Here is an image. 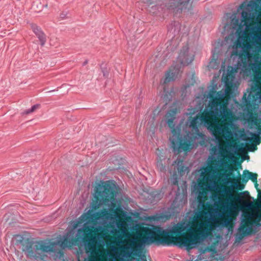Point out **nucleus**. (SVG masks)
Listing matches in <instances>:
<instances>
[{
    "mask_svg": "<svg viewBox=\"0 0 261 261\" xmlns=\"http://www.w3.org/2000/svg\"><path fill=\"white\" fill-rule=\"evenodd\" d=\"M117 194L116 187L112 182L107 181L98 185L95 188L92 207L96 209L102 205L103 210L96 212L89 211L73 223L74 229L82 226V236L88 255L97 256L105 246L100 233L107 222L113 224L111 233L117 238V248L126 246L125 245L130 244L133 239H136L138 242V240H143L150 234L152 236L151 232H153L154 226L137 229V225L132 218L123 211L121 206H117Z\"/></svg>",
    "mask_w": 261,
    "mask_h": 261,
    "instance_id": "obj_1",
    "label": "nucleus"
},
{
    "mask_svg": "<svg viewBox=\"0 0 261 261\" xmlns=\"http://www.w3.org/2000/svg\"><path fill=\"white\" fill-rule=\"evenodd\" d=\"M195 190H197L196 195L198 202L197 218L201 221L191 227L185 222H179L166 229L154 226L151 234L158 244L185 247L187 250L196 247L207 238L214 224L219 223L223 226L229 224L230 216L237 208L236 202L242 200V197L227 191L226 194L212 196L213 204L210 206L204 201L206 191L195 188Z\"/></svg>",
    "mask_w": 261,
    "mask_h": 261,
    "instance_id": "obj_2",
    "label": "nucleus"
},
{
    "mask_svg": "<svg viewBox=\"0 0 261 261\" xmlns=\"http://www.w3.org/2000/svg\"><path fill=\"white\" fill-rule=\"evenodd\" d=\"M223 79L225 89L216 93L215 88L213 87L207 95V97L211 99L208 110L205 109L200 116H198L202 108L200 110H197L195 108L188 109L186 114L190 117L188 118L187 124L192 131L199 130L198 126L200 124L205 126L201 121V117L204 113L213 118H220L222 122L226 121L232 117L233 111L232 105L230 103L231 99L230 97L225 98L226 95L230 96L232 93V90L231 89L232 82H229L227 79H224V77Z\"/></svg>",
    "mask_w": 261,
    "mask_h": 261,
    "instance_id": "obj_3",
    "label": "nucleus"
},
{
    "mask_svg": "<svg viewBox=\"0 0 261 261\" xmlns=\"http://www.w3.org/2000/svg\"><path fill=\"white\" fill-rule=\"evenodd\" d=\"M74 222L71 223L72 229L67 232L63 239L54 242L28 241L22 248L26 257L31 260L46 261L48 257L47 253H55L58 245L62 248L76 245L85 247L84 239L82 236V229L80 228L75 232L76 229H74L73 227V223Z\"/></svg>",
    "mask_w": 261,
    "mask_h": 261,
    "instance_id": "obj_4",
    "label": "nucleus"
},
{
    "mask_svg": "<svg viewBox=\"0 0 261 261\" xmlns=\"http://www.w3.org/2000/svg\"><path fill=\"white\" fill-rule=\"evenodd\" d=\"M176 109L169 110L165 115V121L170 128L172 134L170 137L171 147L175 153L183 151H190L199 145L206 147L210 139L200 130L195 132L189 131L184 137L180 134L181 128L179 125H175Z\"/></svg>",
    "mask_w": 261,
    "mask_h": 261,
    "instance_id": "obj_5",
    "label": "nucleus"
},
{
    "mask_svg": "<svg viewBox=\"0 0 261 261\" xmlns=\"http://www.w3.org/2000/svg\"><path fill=\"white\" fill-rule=\"evenodd\" d=\"M217 143L215 146L211 149L212 154L209 156L207 165L200 175L202 181L197 186V188L200 190L206 191L207 194L209 191L216 189V180L218 174V169L222 163L220 155L228 152L227 145H221L220 142Z\"/></svg>",
    "mask_w": 261,
    "mask_h": 261,
    "instance_id": "obj_6",
    "label": "nucleus"
},
{
    "mask_svg": "<svg viewBox=\"0 0 261 261\" xmlns=\"http://www.w3.org/2000/svg\"><path fill=\"white\" fill-rule=\"evenodd\" d=\"M133 239L130 241L129 244L125 245L126 246L117 248L115 250V253L116 257L119 260H114L113 261H126V258L130 257L131 255L138 257L134 258V261H147L145 255L143 253L142 250L146 245L154 244L160 246L156 243V240L150 234L143 240H138Z\"/></svg>",
    "mask_w": 261,
    "mask_h": 261,
    "instance_id": "obj_7",
    "label": "nucleus"
},
{
    "mask_svg": "<svg viewBox=\"0 0 261 261\" xmlns=\"http://www.w3.org/2000/svg\"><path fill=\"white\" fill-rule=\"evenodd\" d=\"M218 118L211 117L204 113L201 117V121L214 136L217 142H221V138L219 136L220 135H223V138L227 139L231 137L232 133L227 125H221L219 124L217 120Z\"/></svg>",
    "mask_w": 261,
    "mask_h": 261,
    "instance_id": "obj_8",
    "label": "nucleus"
},
{
    "mask_svg": "<svg viewBox=\"0 0 261 261\" xmlns=\"http://www.w3.org/2000/svg\"><path fill=\"white\" fill-rule=\"evenodd\" d=\"M261 226V213L255 208L253 213L245 215L242 221L237 233V237L242 239Z\"/></svg>",
    "mask_w": 261,
    "mask_h": 261,
    "instance_id": "obj_9",
    "label": "nucleus"
},
{
    "mask_svg": "<svg viewBox=\"0 0 261 261\" xmlns=\"http://www.w3.org/2000/svg\"><path fill=\"white\" fill-rule=\"evenodd\" d=\"M179 73V69L178 68H175L174 67V71H171V70L168 71L166 73V77L164 80L163 85V92L161 94V98L165 102V104L167 105L172 98L173 91L172 90L169 91L166 89L165 87V84L167 83L174 81Z\"/></svg>",
    "mask_w": 261,
    "mask_h": 261,
    "instance_id": "obj_10",
    "label": "nucleus"
},
{
    "mask_svg": "<svg viewBox=\"0 0 261 261\" xmlns=\"http://www.w3.org/2000/svg\"><path fill=\"white\" fill-rule=\"evenodd\" d=\"M172 165L175 166V171L173 172L172 178L171 179V184L172 185L178 186V178L177 173L180 176H182L185 172V167L184 166L183 161L179 158L174 161Z\"/></svg>",
    "mask_w": 261,
    "mask_h": 261,
    "instance_id": "obj_11",
    "label": "nucleus"
},
{
    "mask_svg": "<svg viewBox=\"0 0 261 261\" xmlns=\"http://www.w3.org/2000/svg\"><path fill=\"white\" fill-rule=\"evenodd\" d=\"M177 59L181 65L187 66L193 61L194 55L189 54V47L186 46L180 50Z\"/></svg>",
    "mask_w": 261,
    "mask_h": 261,
    "instance_id": "obj_12",
    "label": "nucleus"
},
{
    "mask_svg": "<svg viewBox=\"0 0 261 261\" xmlns=\"http://www.w3.org/2000/svg\"><path fill=\"white\" fill-rule=\"evenodd\" d=\"M181 29V24L177 21L171 22L168 28V32L172 39L171 41H173V38L178 35Z\"/></svg>",
    "mask_w": 261,
    "mask_h": 261,
    "instance_id": "obj_13",
    "label": "nucleus"
},
{
    "mask_svg": "<svg viewBox=\"0 0 261 261\" xmlns=\"http://www.w3.org/2000/svg\"><path fill=\"white\" fill-rule=\"evenodd\" d=\"M31 27L33 32L39 39L41 46H44L46 41V36L44 33L41 29L36 24H32Z\"/></svg>",
    "mask_w": 261,
    "mask_h": 261,
    "instance_id": "obj_14",
    "label": "nucleus"
},
{
    "mask_svg": "<svg viewBox=\"0 0 261 261\" xmlns=\"http://www.w3.org/2000/svg\"><path fill=\"white\" fill-rule=\"evenodd\" d=\"M254 95V98H252L251 99L250 98H248L247 101H245V103H243L244 105L249 106L251 105H256L260 103L261 102V93L259 94L256 93Z\"/></svg>",
    "mask_w": 261,
    "mask_h": 261,
    "instance_id": "obj_15",
    "label": "nucleus"
},
{
    "mask_svg": "<svg viewBox=\"0 0 261 261\" xmlns=\"http://www.w3.org/2000/svg\"><path fill=\"white\" fill-rule=\"evenodd\" d=\"M163 160H165V158L164 157V156L162 155L161 157L158 155L156 162V166L158 170L160 171V172L164 173H165L166 169L165 165L163 164L162 163Z\"/></svg>",
    "mask_w": 261,
    "mask_h": 261,
    "instance_id": "obj_16",
    "label": "nucleus"
},
{
    "mask_svg": "<svg viewBox=\"0 0 261 261\" xmlns=\"http://www.w3.org/2000/svg\"><path fill=\"white\" fill-rule=\"evenodd\" d=\"M25 238L20 234H16L13 237V241L16 245H25Z\"/></svg>",
    "mask_w": 261,
    "mask_h": 261,
    "instance_id": "obj_17",
    "label": "nucleus"
},
{
    "mask_svg": "<svg viewBox=\"0 0 261 261\" xmlns=\"http://www.w3.org/2000/svg\"><path fill=\"white\" fill-rule=\"evenodd\" d=\"M243 175L246 178L247 180L250 179L253 182H256L257 181V175L256 174L245 170L243 172Z\"/></svg>",
    "mask_w": 261,
    "mask_h": 261,
    "instance_id": "obj_18",
    "label": "nucleus"
},
{
    "mask_svg": "<svg viewBox=\"0 0 261 261\" xmlns=\"http://www.w3.org/2000/svg\"><path fill=\"white\" fill-rule=\"evenodd\" d=\"M212 58H212V60L210 61V62L209 63L208 66H209V67H210L211 68L217 69L219 67V65H216L217 59H215V56H214V54H213Z\"/></svg>",
    "mask_w": 261,
    "mask_h": 261,
    "instance_id": "obj_19",
    "label": "nucleus"
},
{
    "mask_svg": "<svg viewBox=\"0 0 261 261\" xmlns=\"http://www.w3.org/2000/svg\"><path fill=\"white\" fill-rule=\"evenodd\" d=\"M39 107V105L37 104L33 106L30 109H27L23 112V114H29L33 112L36 109Z\"/></svg>",
    "mask_w": 261,
    "mask_h": 261,
    "instance_id": "obj_20",
    "label": "nucleus"
},
{
    "mask_svg": "<svg viewBox=\"0 0 261 261\" xmlns=\"http://www.w3.org/2000/svg\"><path fill=\"white\" fill-rule=\"evenodd\" d=\"M258 203H257L255 206H254L253 203L251 202H248L245 204V206L249 210L252 211L251 213H253V211L255 210V207L258 206Z\"/></svg>",
    "mask_w": 261,
    "mask_h": 261,
    "instance_id": "obj_21",
    "label": "nucleus"
},
{
    "mask_svg": "<svg viewBox=\"0 0 261 261\" xmlns=\"http://www.w3.org/2000/svg\"><path fill=\"white\" fill-rule=\"evenodd\" d=\"M152 195L155 199L159 200L162 197L163 193L161 192H155L153 193Z\"/></svg>",
    "mask_w": 261,
    "mask_h": 261,
    "instance_id": "obj_22",
    "label": "nucleus"
},
{
    "mask_svg": "<svg viewBox=\"0 0 261 261\" xmlns=\"http://www.w3.org/2000/svg\"><path fill=\"white\" fill-rule=\"evenodd\" d=\"M258 200L259 202L261 203V191H259L258 194ZM255 209L257 210L258 211H260V213H261V205L258 204V206L255 207Z\"/></svg>",
    "mask_w": 261,
    "mask_h": 261,
    "instance_id": "obj_23",
    "label": "nucleus"
},
{
    "mask_svg": "<svg viewBox=\"0 0 261 261\" xmlns=\"http://www.w3.org/2000/svg\"><path fill=\"white\" fill-rule=\"evenodd\" d=\"M68 14L67 12H62L60 14V18L61 20H63L67 18V15Z\"/></svg>",
    "mask_w": 261,
    "mask_h": 261,
    "instance_id": "obj_24",
    "label": "nucleus"
},
{
    "mask_svg": "<svg viewBox=\"0 0 261 261\" xmlns=\"http://www.w3.org/2000/svg\"><path fill=\"white\" fill-rule=\"evenodd\" d=\"M88 261H97V260L95 259V258L92 257V258H90Z\"/></svg>",
    "mask_w": 261,
    "mask_h": 261,
    "instance_id": "obj_25",
    "label": "nucleus"
},
{
    "mask_svg": "<svg viewBox=\"0 0 261 261\" xmlns=\"http://www.w3.org/2000/svg\"><path fill=\"white\" fill-rule=\"evenodd\" d=\"M88 63V61L87 60H86L83 64V66H85Z\"/></svg>",
    "mask_w": 261,
    "mask_h": 261,
    "instance_id": "obj_26",
    "label": "nucleus"
},
{
    "mask_svg": "<svg viewBox=\"0 0 261 261\" xmlns=\"http://www.w3.org/2000/svg\"><path fill=\"white\" fill-rule=\"evenodd\" d=\"M57 90H53L49 91L47 92L49 93V92H51L55 91H57Z\"/></svg>",
    "mask_w": 261,
    "mask_h": 261,
    "instance_id": "obj_27",
    "label": "nucleus"
},
{
    "mask_svg": "<svg viewBox=\"0 0 261 261\" xmlns=\"http://www.w3.org/2000/svg\"><path fill=\"white\" fill-rule=\"evenodd\" d=\"M103 76H107V73H106V72H103Z\"/></svg>",
    "mask_w": 261,
    "mask_h": 261,
    "instance_id": "obj_28",
    "label": "nucleus"
},
{
    "mask_svg": "<svg viewBox=\"0 0 261 261\" xmlns=\"http://www.w3.org/2000/svg\"><path fill=\"white\" fill-rule=\"evenodd\" d=\"M187 87H189V86H186L185 87V89H186Z\"/></svg>",
    "mask_w": 261,
    "mask_h": 261,
    "instance_id": "obj_29",
    "label": "nucleus"
}]
</instances>
